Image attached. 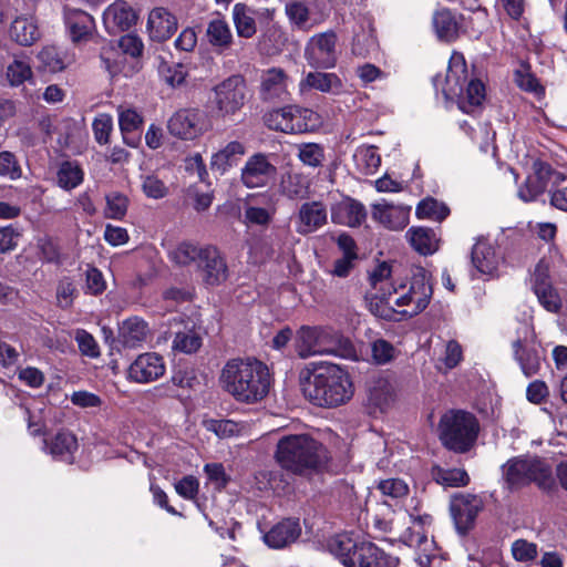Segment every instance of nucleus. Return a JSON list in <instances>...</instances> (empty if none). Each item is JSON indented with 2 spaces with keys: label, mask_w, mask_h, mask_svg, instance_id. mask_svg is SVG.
Returning a JSON list of instances; mask_svg holds the SVG:
<instances>
[{
  "label": "nucleus",
  "mask_w": 567,
  "mask_h": 567,
  "mask_svg": "<svg viewBox=\"0 0 567 567\" xmlns=\"http://www.w3.org/2000/svg\"><path fill=\"white\" fill-rule=\"evenodd\" d=\"M369 280L371 288L365 295L369 309L384 319L392 318L395 312L414 317L426 309L433 296L431 274L422 267L413 270L410 281L395 282L391 266L381 262Z\"/></svg>",
  "instance_id": "1"
},
{
  "label": "nucleus",
  "mask_w": 567,
  "mask_h": 567,
  "mask_svg": "<svg viewBox=\"0 0 567 567\" xmlns=\"http://www.w3.org/2000/svg\"><path fill=\"white\" fill-rule=\"evenodd\" d=\"M299 383L305 398L323 408L342 405L354 393L348 371L333 363L305 367L299 373Z\"/></svg>",
  "instance_id": "2"
},
{
  "label": "nucleus",
  "mask_w": 567,
  "mask_h": 567,
  "mask_svg": "<svg viewBox=\"0 0 567 567\" xmlns=\"http://www.w3.org/2000/svg\"><path fill=\"white\" fill-rule=\"evenodd\" d=\"M218 381L223 391L246 404L264 400L271 386L268 367L255 358L228 360L220 370Z\"/></svg>",
  "instance_id": "3"
},
{
  "label": "nucleus",
  "mask_w": 567,
  "mask_h": 567,
  "mask_svg": "<svg viewBox=\"0 0 567 567\" xmlns=\"http://www.w3.org/2000/svg\"><path fill=\"white\" fill-rule=\"evenodd\" d=\"M436 91H441L446 101H455L464 113H472L485 99L484 84L478 80L468 81L464 55L453 52L444 78L433 79Z\"/></svg>",
  "instance_id": "4"
},
{
  "label": "nucleus",
  "mask_w": 567,
  "mask_h": 567,
  "mask_svg": "<svg viewBox=\"0 0 567 567\" xmlns=\"http://www.w3.org/2000/svg\"><path fill=\"white\" fill-rule=\"evenodd\" d=\"M277 463L285 470L306 475L320 470L328 461L324 446L306 434L287 435L277 443Z\"/></svg>",
  "instance_id": "5"
},
{
  "label": "nucleus",
  "mask_w": 567,
  "mask_h": 567,
  "mask_svg": "<svg viewBox=\"0 0 567 567\" xmlns=\"http://www.w3.org/2000/svg\"><path fill=\"white\" fill-rule=\"evenodd\" d=\"M293 348L301 359L316 355H336L351 360L358 358L353 344L327 327H300L293 339Z\"/></svg>",
  "instance_id": "6"
},
{
  "label": "nucleus",
  "mask_w": 567,
  "mask_h": 567,
  "mask_svg": "<svg viewBox=\"0 0 567 567\" xmlns=\"http://www.w3.org/2000/svg\"><path fill=\"white\" fill-rule=\"evenodd\" d=\"M327 547L344 567H398V558L372 543H357L347 534L331 537Z\"/></svg>",
  "instance_id": "7"
},
{
  "label": "nucleus",
  "mask_w": 567,
  "mask_h": 567,
  "mask_svg": "<svg viewBox=\"0 0 567 567\" xmlns=\"http://www.w3.org/2000/svg\"><path fill=\"white\" fill-rule=\"evenodd\" d=\"M480 423L476 416L463 410L445 412L439 422V437L442 444L455 453L471 451L478 437Z\"/></svg>",
  "instance_id": "8"
},
{
  "label": "nucleus",
  "mask_w": 567,
  "mask_h": 567,
  "mask_svg": "<svg viewBox=\"0 0 567 567\" xmlns=\"http://www.w3.org/2000/svg\"><path fill=\"white\" fill-rule=\"evenodd\" d=\"M213 113L219 120L236 116L247 101V83L243 75L233 74L213 87Z\"/></svg>",
  "instance_id": "9"
},
{
  "label": "nucleus",
  "mask_w": 567,
  "mask_h": 567,
  "mask_svg": "<svg viewBox=\"0 0 567 567\" xmlns=\"http://www.w3.org/2000/svg\"><path fill=\"white\" fill-rule=\"evenodd\" d=\"M514 360L518 363L526 378L536 375L545 359V350L530 322L522 323L516 330V338L512 341Z\"/></svg>",
  "instance_id": "10"
},
{
  "label": "nucleus",
  "mask_w": 567,
  "mask_h": 567,
  "mask_svg": "<svg viewBox=\"0 0 567 567\" xmlns=\"http://www.w3.org/2000/svg\"><path fill=\"white\" fill-rule=\"evenodd\" d=\"M503 476L511 488L526 485L530 482L537 483L540 487H549L553 483L551 468L543 460L513 458L503 466Z\"/></svg>",
  "instance_id": "11"
},
{
  "label": "nucleus",
  "mask_w": 567,
  "mask_h": 567,
  "mask_svg": "<svg viewBox=\"0 0 567 567\" xmlns=\"http://www.w3.org/2000/svg\"><path fill=\"white\" fill-rule=\"evenodd\" d=\"M167 128L177 138L194 141L212 128V122L205 111L187 107L176 111L169 117Z\"/></svg>",
  "instance_id": "12"
},
{
  "label": "nucleus",
  "mask_w": 567,
  "mask_h": 567,
  "mask_svg": "<svg viewBox=\"0 0 567 567\" xmlns=\"http://www.w3.org/2000/svg\"><path fill=\"white\" fill-rule=\"evenodd\" d=\"M567 181L566 174L554 169L549 164L536 161L525 184L518 189V197L524 202H533L548 187L553 188Z\"/></svg>",
  "instance_id": "13"
},
{
  "label": "nucleus",
  "mask_w": 567,
  "mask_h": 567,
  "mask_svg": "<svg viewBox=\"0 0 567 567\" xmlns=\"http://www.w3.org/2000/svg\"><path fill=\"white\" fill-rule=\"evenodd\" d=\"M337 35L334 32H323L313 35L305 50L308 64L316 69H331L337 63Z\"/></svg>",
  "instance_id": "14"
},
{
  "label": "nucleus",
  "mask_w": 567,
  "mask_h": 567,
  "mask_svg": "<svg viewBox=\"0 0 567 567\" xmlns=\"http://www.w3.org/2000/svg\"><path fill=\"white\" fill-rule=\"evenodd\" d=\"M276 175V166L264 153L250 155L240 169V181L247 188L265 187Z\"/></svg>",
  "instance_id": "15"
},
{
  "label": "nucleus",
  "mask_w": 567,
  "mask_h": 567,
  "mask_svg": "<svg viewBox=\"0 0 567 567\" xmlns=\"http://www.w3.org/2000/svg\"><path fill=\"white\" fill-rule=\"evenodd\" d=\"M411 526L405 532V542L409 546L415 547L421 554L419 563L422 566L430 564V558L434 554V542L427 535V528L432 524V517L424 515H410Z\"/></svg>",
  "instance_id": "16"
},
{
  "label": "nucleus",
  "mask_w": 567,
  "mask_h": 567,
  "mask_svg": "<svg viewBox=\"0 0 567 567\" xmlns=\"http://www.w3.org/2000/svg\"><path fill=\"white\" fill-rule=\"evenodd\" d=\"M549 270V262L545 259L539 260L532 275V288L539 303L547 311L556 313L561 308V298L551 285Z\"/></svg>",
  "instance_id": "17"
},
{
  "label": "nucleus",
  "mask_w": 567,
  "mask_h": 567,
  "mask_svg": "<svg viewBox=\"0 0 567 567\" xmlns=\"http://www.w3.org/2000/svg\"><path fill=\"white\" fill-rule=\"evenodd\" d=\"M328 221V210L320 200L302 203L295 216L296 231L309 235L322 228Z\"/></svg>",
  "instance_id": "18"
},
{
  "label": "nucleus",
  "mask_w": 567,
  "mask_h": 567,
  "mask_svg": "<svg viewBox=\"0 0 567 567\" xmlns=\"http://www.w3.org/2000/svg\"><path fill=\"white\" fill-rule=\"evenodd\" d=\"M137 21V13L124 0H116L103 12V25L110 34L127 31Z\"/></svg>",
  "instance_id": "19"
},
{
  "label": "nucleus",
  "mask_w": 567,
  "mask_h": 567,
  "mask_svg": "<svg viewBox=\"0 0 567 567\" xmlns=\"http://www.w3.org/2000/svg\"><path fill=\"white\" fill-rule=\"evenodd\" d=\"M482 508V501L474 495H463L454 499L451 512L460 534L465 535L474 527L475 519Z\"/></svg>",
  "instance_id": "20"
},
{
  "label": "nucleus",
  "mask_w": 567,
  "mask_h": 567,
  "mask_svg": "<svg viewBox=\"0 0 567 567\" xmlns=\"http://www.w3.org/2000/svg\"><path fill=\"white\" fill-rule=\"evenodd\" d=\"M164 373V360L155 352L140 354L128 368V378L137 383L155 381Z\"/></svg>",
  "instance_id": "21"
},
{
  "label": "nucleus",
  "mask_w": 567,
  "mask_h": 567,
  "mask_svg": "<svg viewBox=\"0 0 567 567\" xmlns=\"http://www.w3.org/2000/svg\"><path fill=\"white\" fill-rule=\"evenodd\" d=\"M290 79L281 68H269L260 74L259 95L264 101L285 100L289 94Z\"/></svg>",
  "instance_id": "22"
},
{
  "label": "nucleus",
  "mask_w": 567,
  "mask_h": 567,
  "mask_svg": "<svg viewBox=\"0 0 567 567\" xmlns=\"http://www.w3.org/2000/svg\"><path fill=\"white\" fill-rule=\"evenodd\" d=\"M503 257L486 240H477L472 249V265L481 276L493 278L498 275Z\"/></svg>",
  "instance_id": "23"
},
{
  "label": "nucleus",
  "mask_w": 567,
  "mask_h": 567,
  "mask_svg": "<svg viewBox=\"0 0 567 567\" xmlns=\"http://www.w3.org/2000/svg\"><path fill=\"white\" fill-rule=\"evenodd\" d=\"M410 209L381 200L371 205L372 219L390 230H401L409 223Z\"/></svg>",
  "instance_id": "24"
},
{
  "label": "nucleus",
  "mask_w": 567,
  "mask_h": 567,
  "mask_svg": "<svg viewBox=\"0 0 567 567\" xmlns=\"http://www.w3.org/2000/svg\"><path fill=\"white\" fill-rule=\"evenodd\" d=\"M277 212V199L272 193L252 196L246 205L245 218L248 224L268 225Z\"/></svg>",
  "instance_id": "25"
},
{
  "label": "nucleus",
  "mask_w": 567,
  "mask_h": 567,
  "mask_svg": "<svg viewBox=\"0 0 567 567\" xmlns=\"http://www.w3.org/2000/svg\"><path fill=\"white\" fill-rule=\"evenodd\" d=\"M150 38L154 41H166L177 30V19L163 7L151 10L146 24Z\"/></svg>",
  "instance_id": "26"
},
{
  "label": "nucleus",
  "mask_w": 567,
  "mask_h": 567,
  "mask_svg": "<svg viewBox=\"0 0 567 567\" xmlns=\"http://www.w3.org/2000/svg\"><path fill=\"white\" fill-rule=\"evenodd\" d=\"M299 90L305 94L311 90L338 95L343 91V82L336 73L309 72L299 82Z\"/></svg>",
  "instance_id": "27"
},
{
  "label": "nucleus",
  "mask_w": 567,
  "mask_h": 567,
  "mask_svg": "<svg viewBox=\"0 0 567 567\" xmlns=\"http://www.w3.org/2000/svg\"><path fill=\"white\" fill-rule=\"evenodd\" d=\"M365 218L367 212L364 206L351 198H344L331 207V219L339 225L357 227L360 226Z\"/></svg>",
  "instance_id": "28"
},
{
  "label": "nucleus",
  "mask_w": 567,
  "mask_h": 567,
  "mask_svg": "<svg viewBox=\"0 0 567 567\" xmlns=\"http://www.w3.org/2000/svg\"><path fill=\"white\" fill-rule=\"evenodd\" d=\"M246 154V146L239 141H230L225 146L213 153L210 157V168L214 172L224 175L231 167L239 164Z\"/></svg>",
  "instance_id": "29"
},
{
  "label": "nucleus",
  "mask_w": 567,
  "mask_h": 567,
  "mask_svg": "<svg viewBox=\"0 0 567 567\" xmlns=\"http://www.w3.org/2000/svg\"><path fill=\"white\" fill-rule=\"evenodd\" d=\"M203 269L204 280L217 285L227 278V266L219 251L213 246L204 247L202 259L197 264Z\"/></svg>",
  "instance_id": "30"
},
{
  "label": "nucleus",
  "mask_w": 567,
  "mask_h": 567,
  "mask_svg": "<svg viewBox=\"0 0 567 567\" xmlns=\"http://www.w3.org/2000/svg\"><path fill=\"white\" fill-rule=\"evenodd\" d=\"M64 20L73 42L86 41L95 27L93 17L80 9L65 8Z\"/></svg>",
  "instance_id": "31"
},
{
  "label": "nucleus",
  "mask_w": 567,
  "mask_h": 567,
  "mask_svg": "<svg viewBox=\"0 0 567 567\" xmlns=\"http://www.w3.org/2000/svg\"><path fill=\"white\" fill-rule=\"evenodd\" d=\"M301 527L296 519H284L275 525L265 536V543L271 548H282L296 542Z\"/></svg>",
  "instance_id": "32"
},
{
  "label": "nucleus",
  "mask_w": 567,
  "mask_h": 567,
  "mask_svg": "<svg viewBox=\"0 0 567 567\" xmlns=\"http://www.w3.org/2000/svg\"><path fill=\"white\" fill-rule=\"evenodd\" d=\"M205 37L207 42L218 53L229 50L234 42V35L228 22L219 16L208 21Z\"/></svg>",
  "instance_id": "33"
},
{
  "label": "nucleus",
  "mask_w": 567,
  "mask_h": 567,
  "mask_svg": "<svg viewBox=\"0 0 567 567\" xmlns=\"http://www.w3.org/2000/svg\"><path fill=\"white\" fill-rule=\"evenodd\" d=\"M396 396L395 382L389 377H378L373 379L368 388L369 402L383 410L388 408Z\"/></svg>",
  "instance_id": "34"
},
{
  "label": "nucleus",
  "mask_w": 567,
  "mask_h": 567,
  "mask_svg": "<svg viewBox=\"0 0 567 567\" xmlns=\"http://www.w3.org/2000/svg\"><path fill=\"white\" fill-rule=\"evenodd\" d=\"M406 238L413 249L423 256L433 255L440 247V237L427 227H411Z\"/></svg>",
  "instance_id": "35"
},
{
  "label": "nucleus",
  "mask_w": 567,
  "mask_h": 567,
  "mask_svg": "<svg viewBox=\"0 0 567 567\" xmlns=\"http://www.w3.org/2000/svg\"><path fill=\"white\" fill-rule=\"evenodd\" d=\"M256 11L245 3L238 2L233 7L231 18L239 38L250 39L257 32Z\"/></svg>",
  "instance_id": "36"
},
{
  "label": "nucleus",
  "mask_w": 567,
  "mask_h": 567,
  "mask_svg": "<svg viewBox=\"0 0 567 567\" xmlns=\"http://www.w3.org/2000/svg\"><path fill=\"white\" fill-rule=\"evenodd\" d=\"M44 447L54 458L70 461L78 450V440L69 431H60L48 442L44 441Z\"/></svg>",
  "instance_id": "37"
},
{
  "label": "nucleus",
  "mask_w": 567,
  "mask_h": 567,
  "mask_svg": "<svg viewBox=\"0 0 567 567\" xmlns=\"http://www.w3.org/2000/svg\"><path fill=\"white\" fill-rule=\"evenodd\" d=\"M38 59L42 69L51 73L63 71L74 61L73 55L54 45L44 47L38 53Z\"/></svg>",
  "instance_id": "38"
},
{
  "label": "nucleus",
  "mask_w": 567,
  "mask_h": 567,
  "mask_svg": "<svg viewBox=\"0 0 567 567\" xmlns=\"http://www.w3.org/2000/svg\"><path fill=\"white\" fill-rule=\"evenodd\" d=\"M296 106L272 110L265 115V124L274 131L296 134Z\"/></svg>",
  "instance_id": "39"
},
{
  "label": "nucleus",
  "mask_w": 567,
  "mask_h": 567,
  "mask_svg": "<svg viewBox=\"0 0 567 567\" xmlns=\"http://www.w3.org/2000/svg\"><path fill=\"white\" fill-rule=\"evenodd\" d=\"M9 32L11 39L21 45H31L40 37L38 25L30 17L16 18Z\"/></svg>",
  "instance_id": "40"
},
{
  "label": "nucleus",
  "mask_w": 567,
  "mask_h": 567,
  "mask_svg": "<svg viewBox=\"0 0 567 567\" xmlns=\"http://www.w3.org/2000/svg\"><path fill=\"white\" fill-rule=\"evenodd\" d=\"M279 190L290 199L305 198L308 195L309 181L301 173L287 172L281 176Z\"/></svg>",
  "instance_id": "41"
},
{
  "label": "nucleus",
  "mask_w": 567,
  "mask_h": 567,
  "mask_svg": "<svg viewBox=\"0 0 567 567\" xmlns=\"http://www.w3.org/2000/svg\"><path fill=\"white\" fill-rule=\"evenodd\" d=\"M148 333L147 324L140 318H130L122 323L120 338L127 348H135L145 341Z\"/></svg>",
  "instance_id": "42"
},
{
  "label": "nucleus",
  "mask_w": 567,
  "mask_h": 567,
  "mask_svg": "<svg viewBox=\"0 0 567 567\" xmlns=\"http://www.w3.org/2000/svg\"><path fill=\"white\" fill-rule=\"evenodd\" d=\"M6 78L11 86H20L33 78L30 59L24 54L14 55L8 64Z\"/></svg>",
  "instance_id": "43"
},
{
  "label": "nucleus",
  "mask_w": 567,
  "mask_h": 567,
  "mask_svg": "<svg viewBox=\"0 0 567 567\" xmlns=\"http://www.w3.org/2000/svg\"><path fill=\"white\" fill-rule=\"evenodd\" d=\"M204 426L208 432L214 433L219 439H229L248 433L249 425L244 422L233 420H206Z\"/></svg>",
  "instance_id": "44"
},
{
  "label": "nucleus",
  "mask_w": 567,
  "mask_h": 567,
  "mask_svg": "<svg viewBox=\"0 0 567 567\" xmlns=\"http://www.w3.org/2000/svg\"><path fill=\"white\" fill-rule=\"evenodd\" d=\"M353 161L357 169L364 175L374 174L381 165V156L373 145L359 146L353 154Z\"/></svg>",
  "instance_id": "45"
},
{
  "label": "nucleus",
  "mask_w": 567,
  "mask_h": 567,
  "mask_svg": "<svg viewBox=\"0 0 567 567\" xmlns=\"http://www.w3.org/2000/svg\"><path fill=\"white\" fill-rule=\"evenodd\" d=\"M84 179V172L75 162H63L56 173L58 185L65 189L71 190L82 184Z\"/></svg>",
  "instance_id": "46"
},
{
  "label": "nucleus",
  "mask_w": 567,
  "mask_h": 567,
  "mask_svg": "<svg viewBox=\"0 0 567 567\" xmlns=\"http://www.w3.org/2000/svg\"><path fill=\"white\" fill-rule=\"evenodd\" d=\"M431 474L437 484L445 487H462L470 482L468 474L463 468L445 470L440 466H434Z\"/></svg>",
  "instance_id": "47"
},
{
  "label": "nucleus",
  "mask_w": 567,
  "mask_h": 567,
  "mask_svg": "<svg viewBox=\"0 0 567 567\" xmlns=\"http://www.w3.org/2000/svg\"><path fill=\"white\" fill-rule=\"evenodd\" d=\"M449 214L450 209L447 206L432 197L421 200L415 209V215L419 219H431L434 221H442Z\"/></svg>",
  "instance_id": "48"
},
{
  "label": "nucleus",
  "mask_w": 567,
  "mask_h": 567,
  "mask_svg": "<svg viewBox=\"0 0 567 567\" xmlns=\"http://www.w3.org/2000/svg\"><path fill=\"white\" fill-rule=\"evenodd\" d=\"M433 25L441 40L451 41L457 32V23L447 9L437 10L433 17Z\"/></svg>",
  "instance_id": "49"
},
{
  "label": "nucleus",
  "mask_w": 567,
  "mask_h": 567,
  "mask_svg": "<svg viewBox=\"0 0 567 567\" xmlns=\"http://www.w3.org/2000/svg\"><path fill=\"white\" fill-rule=\"evenodd\" d=\"M286 14L291 24L300 30H310L313 24L310 23V11L302 1H290L285 8Z\"/></svg>",
  "instance_id": "50"
},
{
  "label": "nucleus",
  "mask_w": 567,
  "mask_h": 567,
  "mask_svg": "<svg viewBox=\"0 0 567 567\" xmlns=\"http://www.w3.org/2000/svg\"><path fill=\"white\" fill-rule=\"evenodd\" d=\"M105 200L104 216L110 219H123L127 213L128 198L118 192H111L105 196Z\"/></svg>",
  "instance_id": "51"
},
{
  "label": "nucleus",
  "mask_w": 567,
  "mask_h": 567,
  "mask_svg": "<svg viewBox=\"0 0 567 567\" xmlns=\"http://www.w3.org/2000/svg\"><path fill=\"white\" fill-rule=\"evenodd\" d=\"M203 251L204 247H198L189 243H182L169 252V256L175 264L186 266L194 261L198 264L202 259Z\"/></svg>",
  "instance_id": "52"
},
{
  "label": "nucleus",
  "mask_w": 567,
  "mask_h": 567,
  "mask_svg": "<svg viewBox=\"0 0 567 567\" xmlns=\"http://www.w3.org/2000/svg\"><path fill=\"white\" fill-rule=\"evenodd\" d=\"M297 156L300 162L309 167H319L324 161L323 147L317 143H302L297 146Z\"/></svg>",
  "instance_id": "53"
},
{
  "label": "nucleus",
  "mask_w": 567,
  "mask_h": 567,
  "mask_svg": "<svg viewBox=\"0 0 567 567\" xmlns=\"http://www.w3.org/2000/svg\"><path fill=\"white\" fill-rule=\"evenodd\" d=\"M157 69L161 79L172 87L181 86L185 82L187 72L181 64H169L161 60Z\"/></svg>",
  "instance_id": "54"
},
{
  "label": "nucleus",
  "mask_w": 567,
  "mask_h": 567,
  "mask_svg": "<svg viewBox=\"0 0 567 567\" xmlns=\"http://www.w3.org/2000/svg\"><path fill=\"white\" fill-rule=\"evenodd\" d=\"M296 134L317 130L322 121L321 116L309 109L296 106Z\"/></svg>",
  "instance_id": "55"
},
{
  "label": "nucleus",
  "mask_w": 567,
  "mask_h": 567,
  "mask_svg": "<svg viewBox=\"0 0 567 567\" xmlns=\"http://www.w3.org/2000/svg\"><path fill=\"white\" fill-rule=\"evenodd\" d=\"M202 346V339L193 330L184 331V332H177L174 340L172 348L175 351H179L183 353H194L196 352Z\"/></svg>",
  "instance_id": "56"
},
{
  "label": "nucleus",
  "mask_w": 567,
  "mask_h": 567,
  "mask_svg": "<svg viewBox=\"0 0 567 567\" xmlns=\"http://www.w3.org/2000/svg\"><path fill=\"white\" fill-rule=\"evenodd\" d=\"M141 187L144 195L152 199H162L168 194V187L155 175L142 176Z\"/></svg>",
  "instance_id": "57"
},
{
  "label": "nucleus",
  "mask_w": 567,
  "mask_h": 567,
  "mask_svg": "<svg viewBox=\"0 0 567 567\" xmlns=\"http://www.w3.org/2000/svg\"><path fill=\"white\" fill-rule=\"evenodd\" d=\"M513 557L520 563H528L537 557L538 548L535 543L517 539L512 544Z\"/></svg>",
  "instance_id": "58"
},
{
  "label": "nucleus",
  "mask_w": 567,
  "mask_h": 567,
  "mask_svg": "<svg viewBox=\"0 0 567 567\" xmlns=\"http://www.w3.org/2000/svg\"><path fill=\"white\" fill-rule=\"evenodd\" d=\"M143 123L142 116L133 109L118 107V124L123 134L133 132Z\"/></svg>",
  "instance_id": "59"
},
{
  "label": "nucleus",
  "mask_w": 567,
  "mask_h": 567,
  "mask_svg": "<svg viewBox=\"0 0 567 567\" xmlns=\"http://www.w3.org/2000/svg\"><path fill=\"white\" fill-rule=\"evenodd\" d=\"M378 487L383 495L392 498H402L409 494V485L401 478L383 480Z\"/></svg>",
  "instance_id": "60"
},
{
  "label": "nucleus",
  "mask_w": 567,
  "mask_h": 567,
  "mask_svg": "<svg viewBox=\"0 0 567 567\" xmlns=\"http://www.w3.org/2000/svg\"><path fill=\"white\" fill-rule=\"evenodd\" d=\"M79 349L83 355L90 358H97L100 355V348L93 336L83 329H78L74 336Z\"/></svg>",
  "instance_id": "61"
},
{
  "label": "nucleus",
  "mask_w": 567,
  "mask_h": 567,
  "mask_svg": "<svg viewBox=\"0 0 567 567\" xmlns=\"http://www.w3.org/2000/svg\"><path fill=\"white\" fill-rule=\"evenodd\" d=\"M515 82L524 91L535 94L544 93V89L538 83V80L525 66L515 72Z\"/></svg>",
  "instance_id": "62"
},
{
  "label": "nucleus",
  "mask_w": 567,
  "mask_h": 567,
  "mask_svg": "<svg viewBox=\"0 0 567 567\" xmlns=\"http://www.w3.org/2000/svg\"><path fill=\"white\" fill-rule=\"evenodd\" d=\"M93 133L97 143L106 144L113 128V120L109 114H100L93 121Z\"/></svg>",
  "instance_id": "63"
},
{
  "label": "nucleus",
  "mask_w": 567,
  "mask_h": 567,
  "mask_svg": "<svg viewBox=\"0 0 567 567\" xmlns=\"http://www.w3.org/2000/svg\"><path fill=\"white\" fill-rule=\"evenodd\" d=\"M371 351L372 358L378 364L389 363L395 357V349L393 346L383 339L375 340L372 343Z\"/></svg>",
  "instance_id": "64"
}]
</instances>
